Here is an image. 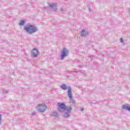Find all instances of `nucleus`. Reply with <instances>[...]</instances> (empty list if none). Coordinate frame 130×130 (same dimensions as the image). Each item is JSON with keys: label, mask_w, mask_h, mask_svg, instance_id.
Wrapping results in <instances>:
<instances>
[{"label": "nucleus", "mask_w": 130, "mask_h": 130, "mask_svg": "<svg viewBox=\"0 0 130 130\" xmlns=\"http://www.w3.org/2000/svg\"><path fill=\"white\" fill-rule=\"evenodd\" d=\"M61 89H62V90H68V95L69 97L70 101H71L72 103L73 104H75V100L74 99H73V95L72 94V88L71 86H67V85L65 84H63L60 86Z\"/></svg>", "instance_id": "f257e3e1"}, {"label": "nucleus", "mask_w": 130, "mask_h": 130, "mask_svg": "<svg viewBox=\"0 0 130 130\" xmlns=\"http://www.w3.org/2000/svg\"><path fill=\"white\" fill-rule=\"evenodd\" d=\"M24 30H25L28 34H33L38 31L37 27L33 25L27 24L25 27Z\"/></svg>", "instance_id": "f03ea898"}, {"label": "nucleus", "mask_w": 130, "mask_h": 130, "mask_svg": "<svg viewBox=\"0 0 130 130\" xmlns=\"http://www.w3.org/2000/svg\"><path fill=\"white\" fill-rule=\"evenodd\" d=\"M69 56V50L68 49L64 48L61 51V60H63L64 57Z\"/></svg>", "instance_id": "7ed1b4c3"}, {"label": "nucleus", "mask_w": 130, "mask_h": 130, "mask_svg": "<svg viewBox=\"0 0 130 130\" xmlns=\"http://www.w3.org/2000/svg\"><path fill=\"white\" fill-rule=\"evenodd\" d=\"M46 106L45 104H40L37 107V110L39 112H44L46 110Z\"/></svg>", "instance_id": "20e7f679"}, {"label": "nucleus", "mask_w": 130, "mask_h": 130, "mask_svg": "<svg viewBox=\"0 0 130 130\" xmlns=\"http://www.w3.org/2000/svg\"><path fill=\"white\" fill-rule=\"evenodd\" d=\"M57 106H58V111L59 112H63L64 111L65 108H66V105L63 103H57Z\"/></svg>", "instance_id": "39448f33"}, {"label": "nucleus", "mask_w": 130, "mask_h": 130, "mask_svg": "<svg viewBox=\"0 0 130 130\" xmlns=\"http://www.w3.org/2000/svg\"><path fill=\"white\" fill-rule=\"evenodd\" d=\"M38 53H39V51L38 50V49L34 48L31 51V57H37V56H38Z\"/></svg>", "instance_id": "423d86ee"}, {"label": "nucleus", "mask_w": 130, "mask_h": 130, "mask_svg": "<svg viewBox=\"0 0 130 130\" xmlns=\"http://www.w3.org/2000/svg\"><path fill=\"white\" fill-rule=\"evenodd\" d=\"M88 35H89V32L88 31L85 30V29H83L81 31V36L85 37V36H88Z\"/></svg>", "instance_id": "0eeeda50"}, {"label": "nucleus", "mask_w": 130, "mask_h": 130, "mask_svg": "<svg viewBox=\"0 0 130 130\" xmlns=\"http://www.w3.org/2000/svg\"><path fill=\"white\" fill-rule=\"evenodd\" d=\"M122 109H124L125 110L130 111V105H123L122 106Z\"/></svg>", "instance_id": "6e6552de"}, {"label": "nucleus", "mask_w": 130, "mask_h": 130, "mask_svg": "<svg viewBox=\"0 0 130 130\" xmlns=\"http://www.w3.org/2000/svg\"><path fill=\"white\" fill-rule=\"evenodd\" d=\"M72 110H73V109H72L71 107L66 106H65L64 111H66V112L72 113Z\"/></svg>", "instance_id": "1a4fd4ad"}, {"label": "nucleus", "mask_w": 130, "mask_h": 130, "mask_svg": "<svg viewBox=\"0 0 130 130\" xmlns=\"http://www.w3.org/2000/svg\"><path fill=\"white\" fill-rule=\"evenodd\" d=\"M51 116H54L55 117H58V113L56 111H53L51 114Z\"/></svg>", "instance_id": "9d476101"}, {"label": "nucleus", "mask_w": 130, "mask_h": 130, "mask_svg": "<svg viewBox=\"0 0 130 130\" xmlns=\"http://www.w3.org/2000/svg\"><path fill=\"white\" fill-rule=\"evenodd\" d=\"M71 113H70L69 112H66L64 114V117H70V115L71 114Z\"/></svg>", "instance_id": "9b49d317"}, {"label": "nucleus", "mask_w": 130, "mask_h": 130, "mask_svg": "<svg viewBox=\"0 0 130 130\" xmlns=\"http://www.w3.org/2000/svg\"><path fill=\"white\" fill-rule=\"evenodd\" d=\"M49 7H50V8H56V4L55 3H52L51 4H49Z\"/></svg>", "instance_id": "f8f14e48"}, {"label": "nucleus", "mask_w": 130, "mask_h": 130, "mask_svg": "<svg viewBox=\"0 0 130 130\" xmlns=\"http://www.w3.org/2000/svg\"><path fill=\"white\" fill-rule=\"evenodd\" d=\"M25 24V21L24 20H20V21L19 23V25L20 26H23Z\"/></svg>", "instance_id": "ddd939ff"}, {"label": "nucleus", "mask_w": 130, "mask_h": 130, "mask_svg": "<svg viewBox=\"0 0 130 130\" xmlns=\"http://www.w3.org/2000/svg\"><path fill=\"white\" fill-rule=\"evenodd\" d=\"M8 92V90L6 89H4L3 90V93L4 94H7V93Z\"/></svg>", "instance_id": "4468645a"}, {"label": "nucleus", "mask_w": 130, "mask_h": 130, "mask_svg": "<svg viewBox=\"0 0 130 130\" xmlns=\"http://www.w3.org/2000/svg\"><path fill=\"white\" fill-rule=\"evenodd\" d=\"M0 124H2V115H0Z\"/></svg>", "instance_id": "2eb2a0df"}, {"label": "nucleus", "mask_w": 130, "mask_h": 130, "mask_svg": "<svg viewBox=\"0 0 130 130\" xmlns=\"http://www.w3.org/2000/svg\"><path fill=\"white\" fill-rule=\"evenodd\" d=\"M31 115H36V113L35 112H33L32 113H31Z\"/></svg>", "instance_id": "dca6fc26"}, {"label": "nucleus", "mask_w": 130, "mask_h": 130, "mask_svg": "<svg viewBox=\"0 0 130 130\" xmlns=\"http://www.w3.org/2000/svg\"><path fill=\"white\" fill-rule=\"evenodd\" d=\"M120 42L122 43V42H123V39H120Z\"/></svg>", "instance_id": "f3484780"}, {"label": "nucleus", "mask_w": 130, "mask_h": 130, "mask_svg": "<svg viewBox=\"0 0 130 130\" xmlns=\"http://www.w3.org/2000/svg\"><path fill=\"white\" fill-rule=\"evenodd\" d=\"M61 11L62 12L63 11H64V9H63V8H61Z\"/></svg>", "instance_id": "a211bd4d"}, {"label": "nucleus", "mask_w": 130, "mask_h": 130, "mask_svg": "<svg viewBox=\"0 0 130 130\" xmlns=\"http://www.w3.org/2000/svg\"><path fill=\"white\" fill-rule=\"evenodd\" d=\"M55 11H57V8H55Z\"/></svg>", "instance_id": "6ab92c4d"}, {"label": "nucleus", "mask_w": 130, "mask_h": 130, "mask_svg": "<svg viewBox=\"0 0 130 130\" xmlns=\"http://www.w3.org/2000/svg\"><path fill=\"white\" fill-rule=\"evenodd\" d=\"M84 110V109H81V111H83Z\"/></svg>", "instance_id": "aec40b11"}, {"label": "nucleus", "mask_w": 130, "mask_h": 130, "mask_svg": "<svg viewBox=\"0 0 130 130\" xmlns=\"http://www.w3.org/2000/svg\"><path fill=\"white\" fill-rule=\"evenodd\" d=\"M90 57H91V58H92V57L93 58V57H94V56H90Z\"/></svg>", "instance_id": "412c9836"}]
</instances>
